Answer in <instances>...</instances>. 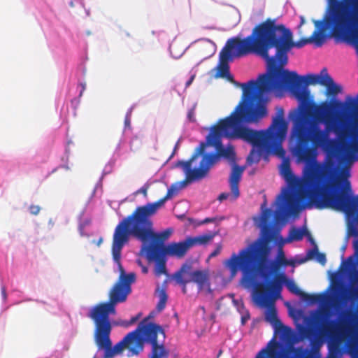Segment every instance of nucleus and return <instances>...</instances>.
<instances>
[{
  "label": "nucleus",
  "mask_w": 358,
  "mask_h": 358,
  "mask_svg": "<svg viewBox=\"0 0 358 358\" xmlns=\"http://www.w3.org/2000/svg\"><path fill=\"white\" fill-rule=\"evenodd\" d=\"M243 90V99L231 115L220 120L213 126L206 138V143L201 142L194 153L187 161H178L176 166L181 167L185 175L183 182H194L206 178L210 169L222 157L228 159L232 166L229 182L232 191V198L240 196L239 182L245 168L236 164V153L233 146L224 148L223 136L231 139H241L254 147L264 148L267 152L278 157H283L285 150L282 143L286 138L288 124L284 118V109L275 108L272 123L266 130L255 131L242 125L244 123H257L268 114L264 103H257L254 94L246 90V84H241Z\"/></svg>",
  "instance_id": "nucleus-1"
},
{
  "label": "nucleus",
  "mask_w": 358,
  "mask_h": 358,
  "mask_svg": "<svg viewBox=\"0 0 358 358\" xmlns=\"http://www.w3.org/2000/svg\"><path fill=\"white\" fill-rule=\"evenodd\" d=\"M303 123L294 124L290 139L291 152L298 162L305 163L302 180L296 177L288 159H284L280 166V173L295 189L285 192L278 199L285 201L280 210L294 213L299 209L300 200L308 199L310 207L325 209L336 203L334 198L345 187V182L338 178L336 163L333 159L338 152V145L329 134L314 127H306Z\"/></svg>",
  "instance_id": "nucleus-2"
},
{
  "label": "nucleus",
  "mask_w": 358,
  "mask_h": 358,
  "mask_svg": "<svg viewBox=\"0 0 358 358\" xmlns=\"http://www.w3.org/2000/svg\"><path fill=\"white\" fill-rule=\"evenodd\" d=\"M135 282L134 275L118 277L108 293V301L102 302L92 307L88 317L94 324V341L99 349L104 350L103 358H113L115 355L127 351V356H138L143 351L145 343L151 345L148 358H169V350L164 343L166 334L163 328L149 322V317L144 318L137 328L128 333L120 342L112 347L110 335L112 324L110 315H115L117 304L127 301L131 292V285Z\"/></svg>",
  "instance_id": "nucleus-3"
},
{
  "label": "nucleus",
  "mask_w": 358,
  "mask_h": 358,
  "mask_svg": "<svg viewBox=\"0 0 358 358\" xmlns=\"http://www.w3.org/2000/svg\"><path fill=\"white\" fill-rule=\"evenodd\" d=\"M263 247L262 241H255L239 250L238 254L233 253L230 258L224 262V265L229 270L231 278H234L238 271H241V285L246 289H253L252 295L256 303L262 307L266 308L265 320L273 327L280 322L278 317L275 300L280 296L281 284L283 280L279 277L273 282L271 287L257 282V277L264 259Z\"/></svg>",
  "instance_id": "nucleus-4"
},
{
  "label": "nucleus",
  "mask_w": 358,
  "mask_h": 358,
  "mask_svg": "<svg viewBox=\"0 0 358 358\" xmlns=\"http://www.w3.org/2000/svg\"><path fill=\"white\" fill-rule=\"evenodd\" d=\"M317 27L308 38H303L294 42L291 30L282 24H277L276 19L267 18L253 29L262 58L266 62L267 73L282 69L288 62V52L293 48H301L314 43L317 47L322 46L326 36L323 33L322 21H315Z\"/></svg>",
  "instance_id": "nucleus-5"
},
{
  "label": "nucleus",
  "mask_w": 358,
  "mask_h": 358,
  "mask_svg": "<svg viewBox=\"0 0 358 358\" xmlns=\"http://www.w3.org/2000/svg\"><path fill=\"white\" fill-rule=\"evenodd\" d=\"M178 192L177 188L171 187L162 199L156 202L148 203L143 206H139L135 208L131 214L123 218L116 226L112 243V255L114 262L117 264L120 275L128 276L134 275L136 279V274L134 272L127 273L121 264V251L125 244L132 236L136 239L148 243H157L164 246L162 243L166 240L172 233L171 229H167L164 231L157 234L153 229L152 217L155 215L159 208L166 201L171 199Z\"/></svg>",
  "instance_id": "nucleus-6"
},
{
  "label": "nucleus",
  "mask_w": 358,
  "mask_h": 358,
  "mask_svg": "<svg viewBox=\"0 0 358 358\" xmlns=\"http://www.w3.org/2000/svg\"><path fill=\"white\" fill-rule=\"evenodd\" d=\"M255 54L262 57L261 51L255 36L254 30L250 35L241 38L238 36L228 39L225 45L221 50L219 55V63L215 70V78H226L227 80L235 83L233 76L230 74L229 62L234 58H240Z\"/></svg>",
  "instance_id": "nucleus-7"
},
{
  "label": "nucleus",
  "mask_w": 358,
  "mask_h": 358,
  "mask_svg": "<svg viewBox=\"0 0 358 358\" xmlns=\"http://www.w3.org/2000/svg\"><path fill=\"white\" fill-rule=\"evenodd\" d=\"M322 320V318L319 316L315 320L317 324L310 326L308 329H304L306 336L312 338L320 336L329 338L332 341L350 338V341L347 348L348 354L350 358H358V339L352 340L355 334V327L345 320H342L340 322L331 320L327 324H319V322Z\"/></svg>",
  "instance_id": "nucleus-8"
},
{
  "label": "nucleus",
  "mask_w": 358,
  "mask_h": 358,
  "mask_svg": "<svg viewBox=\"0 0 358 358\" xmlns=\"http://www.w3.org/2000/svg\"><path fill=\"white\" fill-rule=\"evenodd\" d=\"M336 203L325 209H331L345 213L348 220V234L355 237L353 241L354 256L348 258L352 262L354 257L358 258V197L352 196L350 184L345 182V187L334 198Z\"/></svg>",
  "instance_id": "nucleus-9"
},
{
  "label": "nucleus",
  "mask_w": 358,
  "mask_h": 358,
  "mask_svg": "<svg viewBox=\"0 0 358 358\" xmlns=\"http://www.w3.org/2000/svg\"><path fill=\"white\" fill-rule=\"evenodd\" d=\"M257 241H262L264 243V247H263V255H264V260L262 262V267L261 271L259 273V275L260 274L264 279L265 282H262L263 283V285H269V287H271V285H273V282H275L277 279L280 277L282 278L283 282L281 284V290L282 289L283 285L285 284L286 287L289 289V291L297 296H299L302 298V299L306 302H308L310 303H320L323 300V295L321 294H308L302 290H301L297 285L293 282L292 280H290L287 278V275L285 273H277L273 279H268L269 275H271L273 273V271H275L277 269V265H274L273 269L269 273H265L264 272V263L266 261V242L262 239H258Z\"/></svg>",
  "instance_id": "nucleus-10"
},
{
  "label": "nucleus",
  "mask_w": 358,
  "mask_h": 358,
  "mask_svg": "<svg viewBox=\"0 0 358 358\" xmlns=\"http://www.w3.org/2000/svg\"><path fill=\"white\" fill-rule=\"evenodd\" d=\"M146 257L149 261H155V274L156 276L168 275L166 266V259L162 252V246L157 243H150L145 247Z\"/></svg>",
  "instance_id": "nucleus-11"
},
{
  "label": "nucleus",
  "mask_w": 358,
  "mask_h": 358,
  "mask_svg": "<svg viewBox=\"0 0 358 358\" xmlns=\"http://www.w3.org/2000/svg\"><path fill=\"white\" fill-rule=\"evenodd\" d=\"M190 248H192V245L187 237L184 241L172 243L166 247L162 246V252L165 255L182 258Z\"/></svg>",
  "instance_id": "nucleus-12"
},
{
  "label": "nucleus",
  "mask_w": 358,
  "mask_h": 358,
  "mask_svg": "<svg viewBox=\"0 0 358 358\" xmlns=\"http://www.w3.org/2000/svg\"><path fill=\"white\" fill-rule=\"evenodd\" d=\"M184 275H188L189 282H192L197 285L199 289L201 290L210 286L209 272L208 270H196L192 271V268L189 272L184 273Z\"/></svg>",
  "instance_id": "nucleus-13"
},
{
  "label": "nucleus",
  "mask_w": 358,
  "mask_h": 358,
  "mask_svg": "<svg viewBox=\"0 0 358 358\" xmlns=\"http://www.w3.org/2000/svg\"><path fill=\"white\" fill-rule=\"evenodd\" d=\"M189 268H191V264H184L173 275V278L176 280V283L182 287V292L184 294H186V286L187 284L189 282L187 278H184V273L189 272Z\"/></svg>",
  "instance_id": "nucleus-14"
},
{
  "label": "nucleus",
  "mask_w": 358,
  "mask_h": 358,
  "mask_svg": "<svg viewBox=\"0 0 358 358\" xmlns=\"http://www.w3.org/2000/svg\"><path fill=\"white\" fill-rule=\"evenodd\" d=\"M352 137L351 141L348 139L341 145L343 152L348 156L358 153V135L352 134Z\"/></svg>",
  "instance_id": "nucleus-15"
},
{
  "label": "nucleus",
  "mask_w": 358,
  "mask_h": 358,
  "mask_svg": "<svg viewBox=\"0 0 358 358\" xmlns=\"http://www.w3.org/2000/svg\"><path fill=\"white\" fill-rule=\"evenodd\" d=\"M215 236L214 233L204 234L195 237H188L190 245L192 246L196 245H205L210 242Z\"/></svg>",
  "instance_id": "nucleus-16"
},
{
  "label": "nucleus",
  "mask_w": 358,
  "mask_h": 358,
  "mask_svg": "<svg viewBox=\"0 0 358 358\" xmlns=\"http://www.w3.org/2000/svg\"><path fill=\"white\" fill-rule=\"evenodd\" d=\"M306 235H308L310 236L309 232L307 229L305 227L303 229L296 228L295 227H292L289 232V241H299L303 239V236Z\"/></svg>",
  "instance_id": "nucleus-17"
},
{
  "label": "nucleus",
  "mask_w": 358,
  "mask_h": 358,
  "mask_svg": "<svg viewBox=\"0 0 358 358\" xmlns=\"http://www.w3.org/2000/svg\"><path fill=\"white\" fill-rule=\"evenodd\" d=\"M273 327L275 329V334H279L282 339H288L290 338L292 335V329L284 325L281 321Z\"/></svg>",
  "instance_id": "nucleus-18"
},
{
  "label": "nucleus",
  "mask_w": 358,
  "mask_h": 358,
  "mask_svg": "<svg viewBox=\"0 0 358 358\" xmlns=\"http://www.w3.org/2000/svg\"><path fill=\"white\" fill-rule=\"evenodd\" d=\"M156 292L158 294L159 296V301L157 305V309L158 311H162L164 309L167 299H168V295L166 294V287L160 288L159 287H157Z\"/></svg>",
  "instance_id": "nucleus-19"
},
{
  "label": "nucleus",
  "mask_w": 358,
  "mask_h": 358,
  "mask_svg": "<svg viewBox=\"0 0 358 358\" xmlns=\"http://www.w3.org/2000/svg\"><path fill=\"white\" fill-rule=\"evenodd\" d=\"M329 82H330V83L326 86L327 94L334 96L341 92L342 87L340 85H336L334 80H329Z\"/></svg>",
  "instance_id": "nucleus-20"
},
{
  "label": "nucleus",
  "mask_w": 358,
  "mask_h": 358,
  "mask_svg": "<svg viewBox=\"0 0 358 358\" xmlns=\"http://www.w3.org/2000/svg\"><path fill=\"white\" fill-rule=\"evenodd\" d=\"M261 159V153L259 151L255 150V148L252 149L249 155L247 157V163L249 165L252 164H257L260 161Z\"/></svg>",
  "instance_id": "nucleus-21"
},
{
  "label": "nucleus",
  "mask_w": 358,
  "mask_h": 358,
  "mask_svg": "<svg viewBox=\"0 0 358 358\" xmlns=\"http://www.w3.org/2000/svg\"><path fill=\"white\" fill-rule=\"evenodd\" d=\"M319 76H321V78H320V85L325 87L330 83V82H329V80H333L328 74L327 69H323Z\"/></svg>",
  "instance_id": "nucleus-22"
},
{
  "label": "nucleus",
  "mask_w": 358,
  "mask_h": 358,
  "mask_svg": "<svg viewBox=\"0 0 358 358\" xmlns=\"http://www.w3.org/2000/svg\"><path fill=\"white\" fill-rule=\"evenodd\" d=\"M278 264L280 266H294V262L287 260L285 258L283 252L280 250L279 253Z\"/></svg>",
  "instance_id": "nucleus-23"
},
{
  "label": "nucleus",
  "mask_w": 358,
  "mask_h": 358,
  "mask_svg": "<svg viewBox=\"0 0 358 358\" xmlns=\"http://www.w3.org/2000/svg\"><path fill=\"white\" fill-rule=\"evenodd\" d=\"M227 199H230L231 201H235L237 199H234L232 198V191L231 190V194L229 193H227V192H223V193H221L217 199L220 201H222L224 200H226Z\"/></svg>",
  "instance_id": "nucleus-24"
},
{
  "label": "nucleus",
  "mask_w": 358,
  "mask_h": 358,
  "mask_svg": "<svg viewBox=\"0 0 358 358\" xmlns=\"http://www.w3.org/2000/svg\"><path fill=\"white\" fill-rule=\"evenodd\" d=\"M41 210V208L38 206L31 205L29 206L30 213L34 215H37Z\"/></svg>",
  "instance_id": "nucleus-25"
},
{
  "label": "nucleus",
  "mask_w": 358,
  "mask_h": 358,
  "mask_svg": "<svg viewBox=\"0 0 358 358\" xmlns=\"http://www.w3.org/2000/svg\"><path fill=\"white\" fill-rule=\"evenodd\" d=\"M221 250H222V245H217V248L215 249L214 251H213L210 255H209V258H213L215 257H216L217 255H218L220 252H221Z\"/></svg>",
  "instance_id": "nucleus-26"
},
{
  "label": "nucleus",
  "mask_w": 358,
  "mask_h": 358,
  "mask_svg": "<svg viewBox=\"0 0 358 358\" xmlns=\"http://www.w3.org/2000/svg\"><path fill=\"white\" fill-rule=\"evenodd\" d=\"M317 260L320 263H321L322 264H324L325 262H326V256L323 253H320V252H317Z\"/></svg>",
  "instance_id": "nucleus-27"
},
{
  "label": "nucleus",
  "mask_w": 358,
  "mask_h": 358,
  "mask_svg": "<svg viewBox=\"0 0 358 358\" xmlns=\"http://www.w3.org/2000/svg\"><path fill=\"white\" fill-rule=\"evenodd\" d=\"M265 238L266 241L268 242L272 239V233L270 229H266L264 230Z\"/></svg>",
  "instance_id": "nucleus-28"
},
{
  "label": "nucleus",
  "mask_w": 358,
  "mask_h": 358,
  "mask_svg": "<svg viewBox=\"0 0 358 358\" xmlns=\"http://www.w3.org/2000/svg\"><path fill=\"white\" fill-rule=\"evenodd\" d=\"M141 314L138 313L137 315L132 317L130 320L127 322V326L131 325L136 322L140 318Z\"/></svg>",
  "instance_id": "nucleus-29"
},
{
  "label": "nucleus",
  "mask_w": 358,
  "mask_h": 358,
  "mask_svg": "<svg viewBox=\"0 0 358 358\" xmlns=\"http://www.w3.org/2000/svg\"><path fill=\"white\" fill-rule=\"evenodd\" d=\"M131 124V118H130V113H127L125 119H124V126L125 127H129Z\"/></svg>",
  "instance_id": "nucleus-30"
},
{
  "label": "nucleus",
  "mask_w": 358,
  "mask_h": 358,
  "mask_svg": "<svg viewBox=\"0 0 358 358\" xmlns=\"http://www.w3.org/2000/svg\"><path fill=\"white\" fill-rule=\"evenodd\" d=\"M148 188V187H142L138 190L137 193H142L144 196H147Z\"/></svg>",
  "instance_id": "nucleus-31"
},
{
  "label": "nucleus",
  "mask_w": 358,
  "mask_h": 358,
  "mask_svg": "<svg viewBox=\"0 0 358 358\" xmlns=\"http://www.w3.org/2000/svg\"><path fill=\"white\" fill-rule=\"evenodd\" d=\"M216 220V218L215 217H212V218H210V217H207L206 219H204L202 222H201V224H206V223H210V222H213Z\"/></svg>",
  "instance_id": "nucleus-32"
},
{
  "label": "nucleus",
  "mask_w": 358,
  "mask_h": 358,
  "mask_svg": "<svg viewBox=\"0 0 358 358\" xmlns=\"http://www.w3.org/2000/svg\"><path fill=\"white\" fill-rule=\"evenodd\" d=\"M139 265L141 266L142 273H144V274L148 273V267H146L145 266L142 265L141 262H139Z\"/></svg>",
  "instance_id": "nucleus-33"
},
{
  "label": "nucleus",
  "mask_w": 358,
  "mask_h": 358,
  "mask_svg": "<svg viewBox=\"0 0 358 358\" xmlns=\"http://www.w3.org/2000/svg\"><path fill=\"white\" fill-rule=\"evenodd\" d=\"M1 294L3 297L4 299H6V287L4 286H3L1 287Z\"/></svg>",
  "instance_id": "nucleus-34"
},
{
  "label": "nucleus",
  "mask_w": 358,
  "mask_h": 358,
  "mask_svg": "<svg viewBox=\"0 0 358 358\" xmlns=\"http://www.w3.org/2000/svg\"><path fill=\"white\" fill-rule=\"evenodd\" d=\"M194 78V76H192L189 79V80H188V81H187V83H186V87H188V86H189V85L192 84V81H193Z\"/></svg>",
  "instance_id": "nucleus-35"
},
{
  "label": "nucleus",
  "mask_w": 358,
  "mask_h": 358,
  "mask_svg": "<svg viewBox=\"0 0 358 358\" xmlns=\"http://www.w3.org/2000/svg\"><path fill=\"white\" fill-rule=\"evenodd\" d=\"M348 237L346 238V242H345V244L342 247L341 250H343V252H344L345 250V248L347 247V242H348Z\"/></svg>",
  "instance_id": "nucleus-36"
},
{
  "label": "nucleus",
  "mask_w": 358,
  "mask_h": 358,
  "mask_svg": "<svg viewBox=\"0 0 358 358\" xmlns=\"http://www.w3.org/2000/svg\"><path fill=\"white\" fill-rule=\"evenodd\" d=\"M81 85H82V91H81V92H80V96H81V95H82L83 92V91L85 90V84H81Z\"/></svg>",
  "instance_id": "nucleus-37"
},
{
  "label": "nucleus",
  "mask_w": 358,
  "mask_h": 358,
  "mask_svg": "<svg viewBox=\"0 0 358 358\" xmlns=\"http://www.w3.org/2000/svg\"><path fill=\"white\" fill-rule=\"evenodd\" d=\"M102 241H103L102 238H100L99 239V241H98V242H97L96 245H97L98 246H99V245H100L101 244Z\"/></svg>",
  "instance_id": "nucleus-38"
},
{
  "label": "nucleus",
  "mask_w": 358,
  "mask_h": 358,
  "mask_svg": "<svg viewBox=\"0 0 358 358\" xmlns=\"http://www.w3.org/2000/svg\"><path fill=\"white\" fill-rule=\"evenodd\" d=\"M244 321H245V319H244V317H242V322L244 323Z\"/></svg>",
  "instance_id": "nucleus-39"
},
{
  "label": "nucleus",
  "mask_w": 358,
  "mask_h": 358,
  "mask_svg": "<svg viewBox=\"0 0 358 358\" xmlns=\"http://www.w3.org/2000/svg\"><path fill=\"white\" fill-rule=\"evenodd\" d=\"M244 321H245V319H244V317H242V322L244 323Z\"/></svg>",
  "instance_id": "nucleus-40"
},
{
  "label": "nucleus",
  "mask_w": 358,
  "mask_h": 358,
  "mask_svg": "<svg viewBox=\"0 0 358 358\" xmlns=\"http://www.w3.org/2000/svg\"><path fill=\"white\" fill-rule=\"evenodd\" d=\"M303 22H304V20L303 17H301V24L303 23Z\"/></svg>",
  "instance_id": "nucleus-41"
},
{
  "label": "nucleus",
  "mask_w": 358,
  "mask_h": 358,
  "mask_svg": "<svg viewBox=\"0 0 358 358\" xmlns=\"http://www.w3.org/2000/svg\"><path fill=\"white\" fill-rule=\"evenodd\" d=\"M304 262V260H301V262H299V263H303Z\"/></svg>",
  "instance_id": "nucleus-42"
},
{
  "label": "nucleus",
  "mask_w": 358,
  "mask_h": 358,
  "mask_svg": "<svg viewBox=\"0 0 358 358\" xmlns=\"http://www.w3.org/2000/svg\"><path fill=\"white\" fill-rule=\"evenodd\" d=\"M352 196H353V197H358V196H353V195H352Z\"/></svg>",
  "instance_id": "nucleus-43"
},
{
  "label": "nucleus",
  "mask_w": 358,
  "mask_h": 358,
  "mask_svg": "<svg viewBox=\"0 0 358 358\" xmlns=\"http://www.w3.org/2000/svg\"><path fill=\"white\" fill-rule=\"evenodd\" d=\"M356 292L358 293V289L356 290Z\"/></svg>",
  "instance_id": "nucleus-44"
},
{
  "label": "nucleus",
  "mask_w": 358,
  "mask_h": 358,
  "mask_svg": "<svg viewBox=\"0 0 358 358\" xmlns=\"http://www.w3.org/2000/svg\"><path fill=\"white\" fill-rule=\"evenodd\" d=\"M234 358V357H233Z\"/></svg>",
  "instance_id": "nucleus-45"
}]
</instances>
